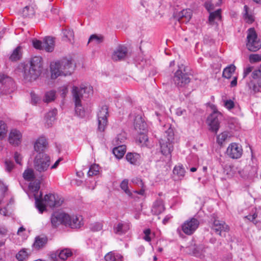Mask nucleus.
<instances>
[{
    "label": "nucleus",
    "mask_w": 261,
    "mask_h": 261,
    "mask_svg": "<svg viewBox=\"0 0 261 261\" xmlns=\"http://www.w3.org/2000/svg\"><path fill=\"white\" fill-rule=\"evenodd\" d=\"M75 68V65L71 58H64L60 61L53 62L50 64L51 78L56 79L59 76L70 75Z\"/></svg>",
    "instance_id": "f257e3e1"
},
{
    "label": "nucleus",
    "mask_w": 261,
    "mask_h": 261,
    "mask_svg": "<svg viewBox=\"0 0 261 261\" xmlns=\"http://www.w3.org/2000/svg\"><path fill=\"white\" fill-rule=\"evenodd\" d=\"M43 70V62L41 57L35 56L32 58L30 66L25 65L23 68V77L25 82L36 80Z\"/></svg>",
    "instance_id": "f03ea898"
},
{
    "label": "nucleus",
    "mask_w": 261,
    "mask_h": 261,
    "mask_svg": "<svg viewBox=\"0 0 261 261\" xmlns=\"http://www.w3.org/2000/svg\"><path fill=\"white\" fill-rule=\"evenodd\" d=\"M93 88L90 86H81L80 87L73 86L72 90L73 98L75 103V111L77 115L83 117L84 115V110L81 103V99L85 94V97H88L92 94Z\"/></svg>",
    "instance_id": "7ed1b4c3"
},
{
    "label": "nucleus",
    "mask_w": 261,
    "mask_h": 261,
    "mask_svg": "<svg viewBox=\"0 0 261 261\" xmlns=\"http://www.w3.org/2000/svg\"><path fill=\"white\" fill-rule=\"evenodd\" d=\"M159 143L162 153L166 156L169 161H170L174 143V132L171 128H169L165 132L163 138L160 140Z\"/></svg>",
    "instance_id": "20e7f679"
},
{
    "label": "nucleus",
    "mask_w": 261,
    "mask_h": 261,
    "mask_svg": "<svg viewBox=\"0 0 261 261\" xmlns=\"http://www.w3.org/2000/svg\"><path fill=\"white\" fill-rule=\"evenodd\" d=\"M35 199L36 206L41 214L46 210V205L50 207H58L63 202V200L57 195L52 194H46L43 200L40 199L35 195Z\"/></svg>",
    "instance_id": "39448f33"
},
{
    "label": "nucleus",
    "mask_w": 261,
    "mask_h": 261,
    "mask_svg": "<svg viewBox=\"0 0 261 261\" xmlns=\"http://www.w3.org/2000/svg\"><path fill=\"white\" fill-rule=\"evenodd\" d=\"M178 68L174 73L173 81L177 87H184L190 82V74L187 72L186 67L182 65Z\"/></svg>",
    "instance_id": "423d86ee"
},
{
    "label": "nucleus",
    "mask_w": 261,
    "mask_h": 261,
    "mask_svg": "<svg viewBox=\"0 0 261 261\" xmlns=\"http://www.w3.org/2000/svg\"><path fill=\"white\" fill-rule=\"evenodd\" d=\"M50 163V159L47 154L39 153L34 160V167L36 171L42 173L47 170Z\"/></svg>",
    "instance_id": "0eeeda50"
},
{
    "label": "nucleus",
    "mask_w": 261,
    "mask_h": 261,
    "mask_svg": "<svg viewBox=\"0 0 261 261\" xmlns=\"http://www.w3.org/2000/svg\"><path fill=\"white\" fill-rule=\"evenodd\" d=\"M248 31L247 47L251 51H256L261 47V43L257 39V35L253 28H250Z\"/></svg>",
    "instance_id": "6e6552de"
},
{
    "label": "nucleus",
    "mask_w": 261,
    "mask_h": 261,
    "mask_svg": "<svg viewBox=\"0 0 261 261\" xmlns=\"http://www.w3.org/2000/svg\"><path fill=\"white\" fill-rule=\"evenodd\" d=\"M222 118V114L216 110L214 112L207 117L206 123L209 126V129L216 134L219 128L220 120Z\"/></svg>",
    "instance_id": "1a4fd4ad"
},
{
    "label": "nucleus",
    "mask_w": 261,
    "mask_h": 261,
    "mask_svg": "<svg viewBox=\"0 0 261 261\" xmlns=\"http://www.w3.org/2000/svg\"><path fill=\"white\" fill-rule=\"evenodd\" d=\"M108 108L106 106H102L97 113V131L103 133L108 125Z\"/></svg>",
    "instance_id": "9d476101"
},
{
    "label": "nucleus",
    "mask_w": 261,
    "mask_h": 261,
    "mask_svg": "<svg viewBox=\"0 0 261 261\" xmlns=\"http://www.w3.org/2000/svg\"><path fill=\"white\" fill-rule=\"evenodd\" d=\"M199 225V221L194 218H192L186 221L182 224L181 229L185 234L191 235L196 231Z\"/></svg>",
    "instance_id": "9b49d317"
},
{
    "label": "nucleus",
    "mask_w": 261,
    "mask_h": 261,
    "mask_svg": "<svg viewBox=\"0 0 261 261\" xmlns=\"http://www.w3.org/2000/svg\"><path fill=\"white\" fill-rule=\"evenodd\" d=\"M243 149L241 145L236 143H232L229 145L226 150V154L231 159H238L241 157Z\"/></svg>",
    "instance_id": "f8f14e48"
},
{
    "label": "nucleus",
    "mask_w": 261,
    "mask_h": 261,
    "mask_svg": "<svg viewBox=\"0 0 261 261\" xmlns=\"http://www.w3.org/2000/svg\"><path fill=\"white\" fill-rule=\"evenodd\" d=\"M69 219V215L64 213H54L51 217L53 226L57 227L60 224L66 226V221Z\"/></svg>",
    "instance_id": "ddd939ff"
},
{
    "label": "nucleus",
    "mask_w": 261,
    "mask_h": 261,
    "mask_svg": "<svg viewBox=\"0 0 261 261\" xmlns=\"http://www.w3.org/2000/svg\"><path fill=\"white\" fill-rule=\"evenodd\" d=\"M22 137V133L19 130L12 129L9 133L8 141L11 145L17 146L20 144Z\"/></svg>",
    "instance_id": "4468645a"
},
{
    "label": "nucleus",
    "mask_w": 261,
    "mask_h": 261,
    "mask_svg": "<svg viewBox=\"0 0 261 261\" xmlns=\"http://www.w3.org/2000/svg\"><path fill=\"white\" fill-rule=\"evenodd\" d=\"M127 54L126 47L123 45H119L114 50L112 55V59L114 61H120L124 59Z\"/></svg>",
    "instance_id": "2eb2a0df"
},
{
    "label": "nucleus",
    "mask_w": 261,
    "mask_h": 261,
    "mask_svg": "<svg viewBox=\"0 0 261 261\" xmlns=\"http://www.w3.org/2000/svg\"><path fill=\"white\" fill-rule=\"evenodd\" d=\"M130 229V223L121 221L115 224L113 226L114 232L118 235H122L126 233Z\"/></svg>",
    "instance_id": "dca6fc26"
},
{
    "label": "nucleus",
    "mask_w": 261,
    "mask_h": 261,
    "mask_svg": "<svg viewBox=\"0 0 261 261\" xmlns=\"http://www.w3.org/2000/svg\"><path fill=\"white\" fill-rule=\"evenodd\" d=\"M83 225V218L81 216L69 215V219L66 221V226L71 228H79Z\"/></svg>",
    "instance_id": "f3484780"
},
{
    "label": "nucleus",
    "mask_w": 261,
    "mask_h": 261,
    "mask_svg": "<svg viewBox=\"0 0 261 261\" xmlns=\"http://www.w3.org/2000/svg\"><path fill=\"white\" fill-rule=\"evenodd\" d=\"M212 229L217 234L221 236L223 232L228 231L229 227L225 222L215 219L212 225Z\"/></svg>",
    "instance_id": "a211bd4d"
},
{
    "label": "nucleus",
    "mask_w": 261,
    "mask_h": 261,
    "mask_svg": "<svg viewBox=\"0 0 261 261\" xmlns=\"http://www.w3.org/2000/svg\"><path fill=\"white\" fill-rule=\"evenodd\" d=\"M134 127L138 133L147 132V125L141 115H137L134 119Z\"/></svg>",
    "instance_id": "6ab92c4d"
},
{
    "label": "nucleus",
    "mask_w": 261,
    "mask_h": 261,
    "mask_svg": "<svg viewBox=\"0 0 261 261\" xmlns=\"http://www.w3.org/2000/svg\"><path fill=\"white\" fill-rule=\"evenodd\" d=\"M192 15L190 9H184L180 11L176 16V19L179 23H187L191 19Z\"/></svg>",
    "instance_id": "aec40b11"
},
{
    "label": "nucleus",
    "mask_w": 261,
    "mask_h": 261,
    "mask_svg": "<svg viewBox=\"0 0 261 261\" xmlns=\"http://www.w3.org/2000/svg\"><path fill=\"white\" fill-rule=\"evenodd\" d=\"M47 142L44 137H39L34 143V147L35 151L39 153L44 151L47 147Z\"/></svg>",
    "instance_id": "412c9836"
},
{
    "label": "nucleus",
    "mask_w": 261,
    "mask_h": 261,
    "mask_svg": "<svg viewBox=\"0 0 261 261\" xmlns=\"http://www.w3.org/2000/svg\"><path fill=\"white\" fill-rule=\"evenodd\" d=\"M31 254V251L30 249L22 248L15 255L18 261H28Z\"/></svg>",
    "instance_id": "4be33fe9"
},
{
    "label": "nucleus",
    "mask_w": 261,
    "mask_h": 261,
    "mask_svg": "<svg viewBox=\"0 0 261 261\" xmlns=\"http://www.w3.org/2000/svg\"><path fill=\"white\" fill-rule=\"evenodd\" d=\"M47 241V238L45 236L36 237L33 244V247L36 250L41 249L45 247Z\"/></svg>",
    "instance_id": "5701e85b"
},
{
    "label": "nucleus",
    "mask_w": 261,
    "mask_h": 261,
    "mask_svg": "<svg viewBox=\"0 0 261 261\" xmlns=\"http://www.w3.org/2000/svg\"><path fill=\"white\" fill-rule=\"evenodd\" d=\"M165 210L164 205L161 199L156 200L153 204L151 213L154 215H159Z\"/></svg>",
    "instance_id": "b1692460"
},
{
    "label": "nucleus",
    "mask_w": 261,
    "mask_h": 261,
    "mask_svg": "<svg viewBox=\"0 0 261 261\" xmlns=\"http://www.w3.org/2000/svg\"><path fill=\"white\" fill-rule=\"evenodd\" d=\"M43 50L47 52H51L54 49L55 41L53 37H46L43 40Z\"/></svg>",
    "instance_id": "393cba45"
},
{
    "label": "nucleus",
    "mask_w": 261,
    "mask_h": 261,
    "mask_svg": "<svg viewBox=\"0 0 261 261\" xmlns=\"http://www.w3.org/2000/svg\"><path fill=\"white\" fill-rule=\"evenodd\" d=\"M54 253L55 254H57L59 258L62 261H65L69 257L72 255V252L68 248H65L62 250H58Z\"/></svg>",
    "instance_id": "a878e982"
},
{
    "label": "nucleus",
    "mask_w": 261,
    "mask_h": 261,
    "mask_svg": "<svg viewBox=\"0 0 261 261\" xmlns=\"http://www.w3.org/2000/svg\"><path fill=\"white\" fill-rule=\"evenodd\" d=\"M221 10L219 9L213 12H210L208 21L211 24H214L217 21L221 20Z\"/></svg>",
    "instance_id": "bb28decb"
},
{
    "label": "nucleus",
    "mask_w": 261,
    "mask_h": 261,
    "mask_svg": "<svg viewBox=\"0 0 261 261\" xmlns=\"http://www.w3.org/2000/svg\"><path fill=\"white\" fill-rule=\"evenodd\" d=\"M0 84H2V86L4 88H10L13 85V82L12 79L5 74H0Z\"/></svg>",
    "instance_id": "cd10ccee"
},
{
    "label": "nucleus",
    "mask_w": 261,
    "mask_h": 261,
    "mask_svg": "<svg viewBox=\"0 0 261 261\" xmlns=\"http://www.w3.org/2000/svg\"><path fill=\"white\" fill-rule=\"evenodd\" d=\"M122 258L121 254L114 252H110L105 256L106 261H123Z\"/></svg>",
    "instance_id": "c85d7f7f"
},
{
    "label": "nucleus",
    "mask_w": 261,
    "mask_h": 261,
    "mask_svg": "<svg viewBox=\"0 0 261 261\" xmlns=\"http://www.w3.org/2000/svg\"><path fill=\"white\" fill-rule=\"evenodd\" d=\"M126 152V146L123 145H119L113 149V154L118 159H121Z\"/></svg>",
    "instance_id": "c756f323"
},
{
    "label": "nucleus",
    "mask_w": 261,
    "mask_h": 261,
    "mask_svg": "<svg viewBox=\"0 0 261 261\" xmlns=\"http://www.w3.org/2000/svg\"><path fill=\"white\" fill-rule=\"evenodd\" d=\"M57 114V110L53 109L49 111L45 116L46 121L48 126L52 125L53 123L56 120V117Z\"/></svg>",
    "instance_id": "7c9ffc66"
},
{
    "label": "nucleus",
    "mask_w": 261,
    "mask_h": 261,
    "mask_svg": "<svg viewBox=\"0 0 261 261\" xmlns=\"http://www.w3.org/2000/svg\"><path fill=\"white\" fill-rule=\"evenodd\" d=\"M140 159V154L136 153H128L126 155V159L131 164L137 165L139 163Z\"/></svg>",
    "instance_id": "2f4dec72"
},
{
    "label": "nucleus",
    "mask_w": 261,
    "mask_h": 261,
    "mask_svg": "<svg viewBox=\"0 0 261 261\" xmlns=\"http://www.w3.org/2000/svg\"><path fill=\"white\" fill-rule=\"evenodd\" d=\"M173 174L175 176H177V179H181L185 176V170L182 165L175 166L173 169Z\"/></svg>",
    "instance_id": "473e14b6"
},
{
    "label": "nucleus",
    "mask_w": 261,
    "mask_h": 261,
    "mask_svg": "<svg viewBox=\"0 0 261 261\" xmlns=\"http://www.w3.org/2000/svg\"><path fill=\"white\" fill-rule=\"evenodd\" d=\"M56 97V92L55 90H51L47 91L44 95L43 101L44 102L48 103L54 101Z\"/></svg>",
    "instance_id": "72a5a7b5"
},
{
    "label": "nucleus",
    "mask_w": 261,
    "mask_h": 261,
    "mask_svg": "<svg viewBox=\"0 0 261 261\" xmlns=\"http://www.w3.org/2000/svg\"><path fill=\"white\" fill-rule=\"evenodd\" d=\"M230 136L227 132H224L219 134L217 137V142L220 145L223 143L229 140Z\"/></svg>",
    "instance_id": "f704fd0d"
},
{
    "label": "nucleus",
    "mask_w": 261,
    "mask_h": 261,
    "mask_svg": "<svg viewBox=\"0 0 261 261\" xmlns=\"http://www.w3.org/2000/svg\"><path fill=\"white\" fill-rule=\"evenodd\" d=\"M236 70V66L231 64L226 67L223 71V76L224 77L229 79L231 76L232 74Z\"/></svg>",
    "instance_id": "c9c22d12"
},
{
    "label": "nucleus",
    "mask_w": 261,
    "mask_h": 261,
    "mask_svg": "<svg viewBox=\"0 0 261 261\" xmlns=\"http://www.w3.org/2000/svg\"><path fill=\"white\" fill-rule=\"evenodd\" d=\"M23 178L28 181H32L35 178L34 172L32 169H26L23 173Z\"/></svg>",
    "instance_id": "e433bc0d"
},
{
    "label": "nucleus",
    "mask_w": 261,
    "mask_h": 261,
    "mask_svg": "<svg viewBox=\"0 0 261 261\" xmlns=\"http://www.w3.org/2000/svg\"><path fill=\"white\" fill-rule=\"evenodd\" d=\"M34 10L31 6H26L22 10L21 13L24 17H30L32 16L34 14Z\"/></svg>",
    "instance_id": "4c0bfd02"
},
{
    "label": "nucleus",
    "mask_w": 261,
    "mask_h": 261,
    "mask_svg": "<svg viewBox=\"0 0 261 261\" xmlns=\"http://www.w3.org/2000/svg\"><path fill=\"white\" fill-rule=\"evenodd\" d=\"M103 41V37L101 35L93 34L90 36L88 43L93 42L95 44H99Z\"/></svg>",
    "instance_id": "58836bf2"
},
{
    "label": "nucleus",
    "mask_w": 261,
    "mask_h": 261,
    "mask_svg": "<svg viewBox=\"0 0 261 261\" xmlns=\"http://www.w3.org/2000/svg\"><path fill=\"white\" fill-rule=\"evenodd\" d=\"M128 180L124 179L120 183V187L121 189L129 196H132V193L128 189Z\"/></svg>",
    "instance_id": "ea45409f"
},
{
    "label": "nucleus",
    "mask_w": 261,
    "mask_h": 261,
    "mask_svg": "<svg viewBox=\"0 0 261 261\" xmlns=\"http://www.w3.org/2000/svg\"><path fill=\"white\" fill-rule=\"evenodd\" d=\"M7 126L5 122L0 120V140L4 139L7 134Z\"/></svg>",
    "instance_id": "a19ab883"
},
{
    "label": "nucleus",
    "mask_w": 261,
    "mask_h": 261,
    "mask_svg": "<svg viewBox=\"0 0 261 261\" xmlns=\"http://www.w3.org/2000/svg\"><path fill=\"white\" fill-rule=\"evenodd\" d=\"M249 8L247 5H245L244 7V17L247 22L251 23L254 21L253 16L248 13Z\"/></svg>",
    "instance_id": "79ce46f5"
},
{
    "label": "nucleus",
    "mask_w": 261,
    "mask_h": 261,
    "mask_svg": "<svg viewBox=\"0 0 261 261\" xmlns=\"http://www.w3.org/2000/svg\"><path fill=\"white\" fill-rule=\"evenodd\" d=\"M40 183L39 181H35L34 182H31L29 186L30 190L34 192L35 193L34 195H35V194L37 197V196L36 195V194L38 193L40 189Z\"/></svg>",
    "instance_id": "37998d69"
},
{
    "label": "nucleus",
    "mask_w": 261,
    "mask_h": 261,
    "mask_svg": "<svg viewBox=\"0 0 261 261\" xmlns=\"http://www.w3.org/2000/svg\"><path fill=\"white\" fill-rule=\"evenodd\" d=\"M20 49L21 48L20 47H17L14 49L10 57V59L12 61H17L19 60L21 57Z\"/></svg>",
    "instance_id": "c03bdc74"
},
{
    "label": "nucleus",
    "mask_w": 261,
    "mask_h": 261,
    "mask_svg": "<svg viewBox=\"0 0 261 261\" xmlns=\"http://www.w3.org/2000/svg\"><path fill=\"white\" fill-rule=\"evenodd\" d=\"M99 170V167L98 165H96V164L92 165L90 166L89 170L88 172V175L89 176L96 175L98 173Z\"/></svg>",
    "instance_id": "a18cd8bd"
},
{
    "label": "nucleus",
    "mask_w": 261,
    "mask_h": 261,
    "mask_svg": "<svg viewBox=\"0 0 261 261\" xmlns=\"http://www.w3.org/2000/svg\"><path fill=\"white\" fill-rule=\"evenodd\" d=\"M147 132H140L138 133L139 136L138 137V141L140 144L142 145H146V143L148 141V137L146 135Z\"/></svg>",
    "instance_id": "49530a36"
},
{
    "label": "nucleus",
    "mask_w": 261,
    "mask_h": 261,
    "mask_svg": "<svg viewBox=\"0 0 261 261\" xmlns=\"http://www.w3.org/2000/svg\"><path fill=\"white\" fill-rule=\"evenodd\" d=\"M64 36L67 38L68 41L72 42L74 38V33L73 30L70 29H66L63 31Z\"/></svg>",
    "instance_id": "de8ad7c7"
},
{
    "label": "nucleus",
    "mask_w": 261,
    "mask_h": 261,
    "mask_svg": "<svg viewBox=\"0 0 261 261\" xmlns=\"http://www.w3.org/2000/svg\"><path fill=\"white\" fill-rule=\"evenodd\" d=\"M222 0H212L211 2L205 3V8L208 11L213 9L212 7L214 5H219L221 3Z\"/></svg>",
    "instance_id": "09e8293b"
},
{
    "label": "nucleus",
    "mask_w": 261,
    "mask_h": 261,
    "mask_svg": "<svg viewBox=\"0 0 261 261\" xmlns=\"http://www.w3.org/2000/svg\"><path fill=\"white\" fill-rule=\"evenodd\" d=\"M90 229L93 231H98L102 229V225L99 223H92L90 225Z\"/></svg>",
    "instance_id": "8fccbe9b"
},
{
    "label": "nucleus",
    "mask_w": 261,
    "mask_h": 261,
    "mask_svg": "<svg viewBox=\"0 0 261 261\" xmlns=\"http://www.w3.org/2000/svg\"><path fill=\"white\" fill-rule=\"evenodd\" d=\"M32 43H33V46L35 48L40 49V50H43V42H42L41 41H40L39 40L34 39L33 40Z\"/></svg>",
    "instance_id": "3c124183"
},
{
    "label": "nucleus",
    "mask_w": 261,
    "mask_h": 261,
    "mask_svg": "<svg viewBox=\"0 0 261 261\" xmlns=\"http://www.w3.org/2000/svg\"><path fill=\"white\" fill-rule=\"evenodd\" d=\"M144 236L143 239L147 242H150L151 240V236L153 234H151V230L150 229H146L144 230Z\"/></svg>",
    "instance_id": "603ef678"
},
{
    "label": "nucleus",
    "mask_w": 261,
    "mask_h": 261,
    "mask_svg": "<svg viewBox=\"0 0 261 261\" xmlns=\"http://www.w3.org/2000/svg\"><path fill=\"white\" fill-rule=\"evenodd\" d=\"M249 60L252 63L261 61V56L257 54H252L249 56Z\"/></svg>",
    "instance_id": "864d4df0"
},
{
    "label": "nucleus",
    "mask_w": 261,
    "mask_h": 261,
    "mask_svg": "<svg viewBox=\"0 0 261 261\" xmlns=\"http://www.w3.org/2000/svg\"><path fill=\"white\" fill-rule=\"evenodd\" d=\"M6 170L8 172H10L14 168V164L13 162L7 160L5 162Z\"/></svg>",
    "instance_id": "5fc2aeb1"
},
{
    "label": "nucleus",
    "mask_w": 261,
    "mask_h": 261,
    "mask_svg": "<svg viewBox=\"0 0 261 261\" xmlns=\"http://www.w3.org/2000/svg\"><path fill=\"white\" fill-rule=\"evenodd\" d=\"M144 2L147 4L149 7V5H152V9H155L158 7V0H144Z\"/></svg>",
    "instance_id": "6e6d98bb"
},
{
    "label": "nucleus",
    "mask_w": 261,
    "mask_h": 261,
    "mask_svg": "<svg viewBox=\"0 0 261 261\" xmlns=\"http://www.w3.org/2000/svg\"><path fill=\"white\" fill-rule=\"evenodd\" d=\"M31 103L33 105L37 104L40 100V98L34 93H31Z\"/></svg>",
    "instance_id": "4d7b16f0"
},
{
    "label": "nucleus",
    "mask_w": 261,
    "mask_h": 261,
    "mask_svg": "<svg viewBox=\"0 0 261 261\" xmlns=\"http://www.w3.org/2000/svg\"><path fill=\"white\" fill-rule=\"evenodd\" d=\"M131 181L134 184L138 185L139 187H143V185H144L142 180L138 177H134L132 179Z\"/></svg>",
    "instance_id": "13d9d810"
},
{
    "label": "nucleus",
    "mask_w": 261,
    "mask_h": 261,
    "mask_svg": "<svg viewBox=\"0 0 261 261\" xmlns=\"http://www.w3.org/2000/svg\"><path fill=\"white\" fill-rule=\"evenodd\" d=\"M225 107L228 109H231L234 107V103L231 100H226L225 102Z\"/></svg>",
    "instance_id": "bf43d9fd"
},
{
    "label": "nucleus",
    "mask_w": 261,
    "mask_h": 261,
    "mask_svg": "<svg viewBox=\"0 0 261 261\" xmlns=\"http://www.w3.org/2000/svg\"><path fill=\"white\" fill-rule=\"evenodd\" d=\"M8 233V229L5 226H0V237L6 236Z\"/></svg>",
    "instance_id": "052dcab7"
},
{
    "label": "nucleus",
    "mask_w": 261,
    "mask_h": 261,
    "mask_svg": "<svg viewBox=\"0 0 261 261\" xmlns=\"http://www.w3.org/2000/svg\"><path fill=\"white\" fill-rule=\"evenodd\" d=\"M261 75V71L260 70H254L251 76L253 79H256L259 77Z\"/></svg>",
    "instance_id": "680f3d73"
},
{
    "label": "nucleus",
    "mask_w": 261,
    "mask_h": 261,
    "mask_svg": "<svg viewBox=\"0 0 261 261\" xmlns=\"http://www.w3.org/2000/svg\"><path fill=\"white\" fill-rule=\"evenodd\" d=\"M59 90L61 92V96L63 97H65L68 92L67 87L66 86H63L61 87Z\"/></svg>",
    "instance_id": "e2e57ef3"
},
{
    "label": "nucleus",
    "mask_w": 261,
    "mask_h": 261,
    "mask_svg": "<svg viewBox=\"0 0 261 261\" xmlns=\"http://www.w3.org/2000/svg\"><path fill=\"white\" fill-rule=\"evenodd\" d=\"M176 114L178 116L185 115L186 114V110L180 108H178L176 110Z\"/></svg>",
    "instance_id": "0e129e2a"
},
{
    "label": "nucleus",
    "mask_w": 261,
    "mask_h": 261,
    "mask_svg": "<svg viewBox=\"0 0 261 261\" xmlns=\"http://www.w3.org/2000/svg\"><path fill=\"white\" fill-rule=\"evenodd\" d=\"M14 159L17 164H21V157L19 153L15 152L14 154Z\"/></svg>",
    "instance_id": "69168bd1"
},
{
    "label": "nucleus",
    "mask_w": 261,
    "mask_h": 261,
    "mask_svg": "<svg viewBox=\"0 0 261 261\" xmlns=\"http://www.w3.org/2000/svg\"><path fill=\"white\" fill-rule=\"evenodd\" d=\"M141 190L140 191H134V193L139 194L142 196H145V186L143 185V187H140Z\"/></svg>",
    "instance_id": "338daca9"
},
{
    "label": "nucleus",
    "mask_w": 261,
    "mask_h": 261,
    "mask_svg": "<svg viewBox=\"0 0 261 261\" xmlns=\"http://www.w3.org/2000/svg\"><path fill=\"white\" fill-rule=\"evenodd\" d=\"M0 214L4 216H8L9 215V212L6 207L0 209Z\"/></svg>",
    "instance_id": "774afa93"
}]
</instances>
